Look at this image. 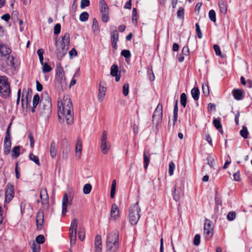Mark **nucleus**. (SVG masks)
Wrapping results in <instances>:
<instances>
[{
	"instance_id": "7",
	"label": "nucleus",
	"mask_w": 252,
	"mask_h": 252,
	"mask_svg": "<svg viewBox=\"0 0 252 252\" xmlns=\"http://www.w3.org/2000/svg\"><path fill=\"white\" fill-rule=\"evenodd\" d=\"M10 93V85L7 77L5 76H0V94L4 97L9 96Z\"/></svg>"
},
{
	"instance_id": "44",
	"label": "nucleus",
	"mask_w": 252,
	"mask_h": 252,
	"mask_svg": "<svg viewBox=\"0 0 252 252\" xmlns=\"http://www.w3.org/2000/svg\"><path fill=\"white\" fill-rule=\"evenodd\" d=\"M177 15L178 18L183 19L184 18V8L180 7L177 11Z\"/></svg>"
},
{
	"instance_id": "16",
	"label": "nucleus",
	"mask_w": 252,
	"mask_h": 252,
	"mask_svg": "<svg viewBox=\"0 0 252 252\" xmlns=\"http://www.w3.org/2000/svg\"><path fill=\"white\" fill-rule=\"evenodd\" d=\"M44 222V212L42 210H40L37 215L36 219V226L38 229L42 228Z\"/></svg>"
},
{
	"instance_id": "61",
	"label": "nucleus",
	"mask_w": 252,
	"mask_h": 252,
	"mask_svg": "<svg viewBox=\"0 0 252 252\" xmlns=\"http://www.w3.org/2000/svg\"><path fill=\"white\" fill-rule=\"evenodd\" d=\"M29 138L30 141V146L32 148H33L34 146V140L32 133H30L29 134Z\"/></svg>"
},
{
	"instance_id": "5",
	"label": "nucleus",
	"mask_w": 252,
	"mask_h": 252,
	"mask_svg": "<svg viewBox=\"0 0 252 252\" xmlns=\"http://www.w3.org/2000/svg\"><path fill=\"white\" fill-rule=\"evenodd\" d=\"M14 57L0 59V69L6 74H9L14 66Z\"/></svg>"
},
{
	"instance_id": "19",
	"label": "nucleus",
	"mask_w": 252,
	"mask_h": 252,
	"mask_svg": "<svg viewBox=\"0 0 252 252\" xmlns=\"http://www.w3.org/2000/svg\"><path fill=\"white\" fill-rule=\"evenodd\" d=\"M111 217L116 220L119 216V210L118 206L116 204H112L110 212Z\"/></svg>"
},
{
	"instance_id": "35",
	"label": "nucleus",
	"mask_w": 252,
	"mask_h": 252,
	"mask_svg": "<svg viewBox=\"0 0 252 252\" xmlns=\"http://www.w3.org/2000/svg\"><path fill=\"white\" fill-rule=\"evenodd\" d=\"M20 147L19 146H15L14 147L12 150V156L15 158H18L20 155Z\"/></svg>"
},
{
	"instance_id": "6",
	"label": "nucleus",
	"mask_w": 252,
	"mask_h": 252,
	"mask_svg": "<svg viewBox=\"0 0 252 252\" xmlns=\"http://www.w3.org/2000/svg\"><path fill=\"white\" fill-rule=\"evenodd\" d=\"M137 201L135 204L132 205L129 211V221L131 224L135 225L138 222L140 215V208Z\"/></svg>"
},
{
	"instance_id": "63",
	"label": "nucleus",
	"mask_w": 252,
	"mask_h": 252,
	"mask_svg": "<svg viewBox=\"0 0 252 252\" xmlns=\"http://www.w3.org/2000/svg\"><path fill=\"white\" fill-rule=\"evenodd\" d=\"M11 126V123H10L6 130V135L4 138H11V134H10V127Z\"/></svg>"
},
{
	"instance_id": "34",
	"label": "nucleus",
	"mask_w": 252,
	"mask_h": 252,
	"mask_svg": "<svg viewBox=\"0 0 252 252\" xmlns=\"http://www.w3.org/2000/svg\"><path fill=\"white\" fill-rule=\"evenodd\" d=\"M92 190V186L90 184H86L83 187V192L84 194H88L90 193Z\"/></svg>"
},
{
	"instance_id": "37",
	"label": "nucleus",
	"mask_w": 252,
	"mask_h": 252,
	"mask_svg": "<svg viewBox=\"0 0 252 252\" xmlns=\"http://www.w3.org/2000/svg\"><path fill=\"white\" fill-rule=\"evenodd\" d=\"M89 18V14L87 12H82L79 16V20L82 22L86 21Z\"/></svg>"
},
{
	"instance_id": "20",
	"label": "nucleus",
	"mask_w": 252,
	"mask_h": 252,
	"mask_svg": "<svg viewBox=\"0 0 252 252\" xmlns=\"http://www.w3.org/2000/svg\"><path fill=\"white\" fill-rule=\"evenodd\" d=\"M11 147V138H4V145L3 150L4 153L5 155H7L9 153Z\"/></svg>"
},
{
	"instance_id": "62",
	"label": "nucleus",
	"mask_w": 252,
	"mask_h": 252,
	"mask_svg": "<svg viewBox=\"0 0 252 252\" xmlns=\"http://www.w3.org/2000/svg\"><path fill=\"white\" fill-rule=\"evenodd\" d=\"M181 54L184 56H188L189 54V49L188 46H185L183 48Z\"/></svg>"
},
{
	"instance_id": "26",
	"label": "nucleus",
	"mask_w": 252,
	"mask_h": 252,
	"mask_svg": "<svg viewBox=\"0 0 252 252\" xmlns=\"http://www.w3.org/2000/svg\"><path fill=\"white\" fill-rule=\"evenodd\" d=\"M219 5L220 12L223 14H225L227 12V4L223 1L219 2Z\"/></svg>"
},
{
	"instance_id": "51",
	"label": "nucleus",
	"mask_w": 252,
	"mask_h": 252,
	"mask_svg": "<svg viewBox=\"0 0 252 252\" xmlns=\"http://www.w3.org/2000/svg\"><path fill=\"white\" fill-rule=\"evenodd\" d=\"M121 55L126 58H130L131 56V53L129 50H123L121 53Z\"/></svg>"
},
{
	"instance_id": "24",
	"label": "nucleus",
	"mask_w": 252,
	"mask_h": 252,
	"mask_svg": "<svg viewBox=\"0 0 252 252\" xmlns=\"http://www.w3.org/2000/svg\"><path fill=\"white\" fill-rule=\"evenodd\" d=\"M99 7L101 13L108 12L109 8L105 0H99Z\"/></svg>"
},
{
	"instance_id": "47",
	"label": "nucleus",
	"mask_w": 252,
	"mask_h": 252,
	"mask_svg": "<svg viewBox=\"0 0 252 252\" xmlns=\"http://www.w3.org/2000/svg\"><path fill=\"white\" fill-rule=\"evenodd\" d=\"M214 49L215 50V52L216 53V54L217 56H219L221 58H223V56L222 55L221 51L220 49V47L218 45H215L214 46Z\"/></svg>"
},
{
	"instance_id": "22",
	"label": "nucleus",
	"mask_w": 252,
	"mask_h": 252,
	"mask_svg": "<svg viewBox=\"0 0 252 252\" xmlns=\"http://www.w3.org/2000/svg\"><path fill=\"white\" fill-rule=\"evenodd\" d=\"M234 98L237 100H242L243 98V92L240 89H234L232 91Z\"/></svg>"
},
{
	"instance_id": "57",
	"label": "nucleus",
	"mask_w": 252,
	"mask_h": 252,
	"mask_svg": "<svg viewBox=\"0 0 252 252\" xmlns=\"http://www.w3.org/2000/svg\"><path fill=\"white\" fill-rule=\"evenodd\" d=\"M61 32V25L57 24L54 27V33L55 34H59Z\"/></svg>"
},
{
	"instance_id": "27",
	"label": "nucleus",
	"mask_w": 252,
	"mask_h": 252,
	"mask_svg": "<svg viewBox=\"0 0 252 252\" xmlns=\"http://www.w3.org/2000/svg\"><path fill=\"white\" fill-rule=\"evenodd\" d=\"M191 95L194 100H197L199 98L200 92L197 88H193L191 91Z\"/></svg>"
},
{
	"instance_id": "29",
	"label": "nucleus",
	"mask_w": 252,
	"mask_h": 252,
	"mask_svg": "<svg viewBox=\"0 0 252 252\" xmlns=\"http://www.w3.org/2000/svg\"><path fill=\"white\" fill-rule=\"evenodd\" d=\"M213 124L215 127L221 133H222V126L220 120L218 119H215L213 120Z\"/></svg>"
},
{
	"instance_id": "54",
	"label": "nucleus",
	"mask_w": 252,
	"mask_h": 252,
	"mask_svg": "<svg viewBox=\"0 0 252 252\" xmlns=\"http://www.w3.org/2000/svg\"><path fill=\"white\" fill-rule=\"evenodd\" d=\"M90 4V0H81L80 7L82 9L89 6Z\"/></svg>"
},
{
	"instance_id": "31",
	"label": "nucleus",
	"mask_w": 252,
	"mask_h": 252,
	"mask_svg": "<svg viewBox=\"0 0 252 252\" xmlns=\"http://www.w3.org/2000/svg\"><path fill=\"white\" fill-rule=\"evenodd\" d=\"M187 100V98L186 94L184 93L181 94L180 96V103L181 105L184 107H185L186 106Z\"/></svg>"
},
{
	"instance_id": "21",
	"label": "nucleus",
	"mask_w": 252,
	"mask_h": 252,
	"mask_svg": "<svg viewBox=\"0 0 252 252\" xmlns=\"http://www.w3.org/2000/svg\"><path fill=\"white\" fill-rule=\"evenodd\" d=\"M106 91V88L104 86H101V83L99 84V87L98 89V99L99 101H102L105 95Z\"/></svg>"
},
{
	"instance_id": "28",
	"label": "nucleus",
	"mask_w": 252,
	"mask_h": 252,
	"mask_svg": "<svg viewBox=\"0 0 252 252\" xmlns=\"http://www.w3.org/2000/svg\"><path fill=\"white\" fill-rule=\"evenodd\" d=\"M178 100H176L175 102V104L173 110V125H175V122L177 121L178 117Z\"/></svg>"
},
{
	"instance_id": "18",
	"label": "nucleus",
	"mask_w": 252,
	"mask_h": 252,
	"mask_svg": "<svg viewBox=\"0 0 252 252\" xmlns=\"http://www.w3.org/2000/svg\"><path fill=\"white\" fill-rule=\"evenodd\" d=\"M30 94H32V90L28 89V91L26 89L23 90V95L22 96L21 102L22 104L24 105L25 104H28L29 101V95Z\"/></svg>"
},
{
	"instance_id": "30",
	"label": "nucleus",
	"mask_w": 252,
	"mask_h": 252,
	"mask_svg": "<svg viewBox=\"0 0 252 252\" xmlns=\"http://www.w3.org/2000/svg\"><path fill=\"white\" fill-rule=\"evenodd\" d=\"M240 135L243 137L244 139H246L248 138V136L249 134V132L248 129L246 126H243L242 127V129L240 130Z\"/></svg>"
},
{
	"instance_id": "23",
	"label": "nucleus",
	"mask_w": 252,
	"mask_h": 252,
	"mask_svg": "<svg viewBox=\"0 0 252 252\" xmlns=\"http://www.w3.org/2000/svg\"><path fill=\"white\" fill-rule=\"evenodd\" d=\"M57 153V146L54 141H52L50 145V154L52 158H54Z\"/></svg>"
},
{
	"instance_id": "41",
	"label": "nucleus",
	"mask_w": 252,
	"mask_h": 252,
	"mask_svg": "<svg viewBox=\"0 0 252 252\" xmlns=\"http://www.w3.org/2000/svg\"><path fill=\"white\" fill-rule=\"evenodd\" d=\"M175 165L173 162H170L169 164L168 174L170 176L173 175Z\"/></svg>"
},
{
	"instance_id": "43",
	"label": "nucleus",
	"mask_w": 252,
	"mask_h": 252,
	"mask_svg": "<svg viewBox=\"0 0 252 252\" xmlns=\"http://www.w3.org/2000/svg\"><path fill=\"white\" fill-rule=\"evenodd\" d=\"M129 93V84L127 83H125L123 87V93L125 96H127Z\"/></svg>"
},
{
	"instance_id": "39",
	"label": "nucleus",
	"mask_w": 252,
	"mask_h": 252,
	"mask_svg": "<svg viewBox=\"0 0 252 252\" xmlns=\"http://www.w3.org/2000/svg\"><path fill=\"white\" fill-rule=\"evenodd\" d=\"M42 65V71L44 73L49 72L52 70L51 66L47 63L41 64Z\"/></svg>"
},
{
	"instance_id": "46",
	"label": "nucleus",
	"mask_w": 252,
	"mask_h": 252,
	"mask_svg": "<svg viewBox=\"0 0 252 252\" xmlns=\"http://www.w3.org/2000/svg\"><path fill=\"white\" fill-rule=\"evenodd\" d=\"M40 100V97L38 94H36L34 95L32 100V105L34 106H37Z\"/></svg>"
},
{
	"instance_id": "9",
	"label": "nucleus",
	"mask_w": 252,
	"mask_h": 252,
	"mask_svg": "<svg viewBox=\"0 0 252 252\" xmlns=\"http://www.w3.org/2000/svg\"><path fill=\"white\" fill-rule=\"evenodd\" d=\"M107 132L106 130H103L101 136V144L100 148L101 151L103 154H106L110 148V143L107 141Z\"/></svg>"
},
{
	"instance_id": "49",
	"label": "nucleus",
	"mask_w": 252,
	"mask_h": 252,
	"mask_svg": "<svg viewBox=\"0 0 252 252\" xmlns=\"http://www.w3.org/2000/svg\"><path fill=\"white\" fill-rule=\"evenodd\" d=\"M203 93L205 96H208L209 94V87L206 84H203L202 87Z\"/></svg>"
},
{
	"instance_id": "45",
	"label": "nucleus",
	"mask_w": 252,
	"mask_h": 252,
	"mask_svg": "<svg viewBox=\"0 0 252 252\" xmlns=\"http://www.w3.org/2000/svg\"><path fill=\"white\" fill-rule=\"evenodd\" d=\"M209 17L212 22H215L216 21V13L214 10H211L209 12Z\"/></svg>"
},
{
	"instance_id": "17",
	"label": "nucleus",
	"mask_w": 252,
	"mask_h": 252,
	"mask_svg": "<svg viewBox=\"0 0 252 252\" xmlns=\"http://www.w3.org/2000/svg\"><path fill=\"white\" fill-rule=\"evenodd\" d=\"M82 142L79 137L77 138L76 143L75 144V155L76 157L80 158L82 155Z\"/></svg>"
},
{
	"instance_id": "64",
	"label": "nucleus",
	"mask_w": 252,
	"mask_h": 252,
	"mask_svg": "<svg viewBox=\"0 0 252 252\" xmlns=\"http://www.w3.org/2000/svg\"><path fill=\"white\" fill-rule=\"evenodd\" d=\"M176 189L175 188L174 189V190L173 191V198L176 201H178L180 199V196L178 194H176Z\"/></svg>"
},
{
	"instance_id": "32",
	"label": "nucleus",
	"mask_w": 252,
	"mask_h": 252,
	"mask_svg": "<svg viewBox=\"0 0 252 252\" xmlns=\"http://www.w3.org/2000/svg\"><path fill=\"white\" fill-rule=\"evenodd\" d=\"M94 247H102L101 238L99 235H96L95 238Z\"/></svg>"
},
{
	"instance_id": "38",
	"label": "nucleus",
	"mask_w": 252,
	"mask_h": 252,
	"mask_svg": "<svg viewBox=\"0 0 252 252\" xmlns=\"http://www.w3.org/2000/svg\"><path fill=\"white\" fill-rule=\"evenodd\" d=\"M118 68L117 65L113 64L111 67L110 74L112 76H116L118 74Z\"/></svg>"
},
{
	"instance_id": "36",
	"label": "nucleus",
	"mask_w": 252,
	"mask_h": 252,
	"mask_svg": "<svg viewBox=\"0 0 252 252\" xmlns=\"http://www.w3.org/2000/svg\"><path fill=\"white\" fill-rule=\"evenodd\" d=\"M29 158L31 160L34 161L37 165H40L39 158L37 156L31 153L30 154Z\"/></svg>"
},
{
	"instance_id": "12",
	"label": "nucleus",
	"mask_w": 252,
	"mask_h": 252,
	"mask_svg": "<svg viewBox=\"0 0 252 252\" xmlns=\"http://www.w3.org/2000/svg\"><path fill=\"white\" fill-rule=\"evenodd\" d=\"M72 198H69L67 193H65L62 199V215H65L68 205L72 204Z\"/></svg>"
},
{
	"instance_id": "40",
	"label": "nucleus",
	"mask_w": 252,
	"mask_h": 252,
	"mask_svg": "<svg viewBox=\"0 0 252 252\" xmlns=\"http://www.w3.org/2000/svg\"><path fill=\"white\" fill-rule=\"evenodd\" d=\"M144 166L145 170L147 169L149 161H150V157H148L145 152L144 153Z\"/></svg>"
},
{
	"instance_id": "53",
	"label": "nucleus",
	"mask_w": 252,
	"mask_h": 252,
	"mask_svg": "<svg viewBox=\"0 0 252 252\" xmlns=\"http://www.w3.org/2000/svg\"><path fill=\"white\" fill-rule=\"evenodd\" d=\"M85 230L83 228H81L78 231V237L81 241H83L85 238Z\"/></svg>"
},
{
	"instance_id": "48",
	"label": "nucleus",
	"mask_w": 252,
	"mask_h": 252,
	"mask_svg": "<svg viewBox=\"0 0 252 252\" xmlns=\"http://www.w3.org/2000/svg\"><path fill=\"white\" fill-rule=\"evenodd\" d=\"M195 28H196V32L197 33L198 37L200 39L202 37L203 34L201 32L199 25L198 23L195 24Z\"/></svg>"
},
{
	"instance_id": "4",
	"label": "nucleus",
	"mask_w": 252,
	"mask_h": 252,
	"mask_svg": "<svg viewBox=\"0 0 252 252\" xmlns=\"http://www.w3.org/2000/svg\"><path fill=\"white\" fill-rule=\"evenodd\" d=\"M119 234L117 231L109 233L106 240V251L115 252L119 248Z\"/></svg>"
},
{
	"instance_id": "58",
	"label": "nucleus",
	"mask_w": 252,
	"mask_h": 252,
	"mask_svg": "<svg viewBox=\"0 0 252 252\" xmlns=\"http://www.w3.org/2000/svg\"><path fill=\"white\" fill-rule=\"evenodd\" d=\"M200 241V236L199 234H196L194 237L193 244L195 246H198Z\"/></svg>"
},
{
	"instance_id": "42",
	"label": "nucleus",
	"mask_w": 252,
	"mask_h": 252,
	"mask_svg": "<svg viewBox=\"0 0 252 252\" xmlns=\"http://www.w3.org/2000/svg\"><path fill=\"white\" fill-rule=\"evenodd\" d=\"M37 53L39 56L40 63L41 64H43V54L44 51L42 49H39L37 50Z\"/></svg>"
},
{
	"instance_id": "52",
	"label": "nucleus",
	"mask_w": 252,
	"mask_h": 252,
	"mask_svg": "<svg viewBox=\"0 0 252 252\" xmlns=\"http://www.w3.org/2000/svg\"><path fill=\"white\" fill-rule=\"evenodd\" d=\"M36 241L35 243H38L39 245L40 244H42L45 241V238L43 235H39L37 236L36 238Z\"/></svg>"
},
{
	"instance_id": "25",
	"label": "nucleus",
	"mask_w": 252,
	"mask_h": 252,
	"mask_svg": "<svg viewBox=\"0 0 252 252\" xmlns=\"http://www.w3.org/2000/svg\"><path fill=\"white\" fill-rule=\"evenodd\" d=\"M113 31L110 32L111 41H118L119 39V34L116 27H113Z\"/></svg>"
},
{
	"instance_id": "55",
	"label": "nucleus",
	"mask_w": 252,
	"mask_h": 252,
	"mask_svg": "<svg viewBox=\"0 0 252 252\" xmlns=\"http://www.w3.org/2000/svg\"><path fill=\"white\" fill-rule=\"evenodd\" d=\"M98 29L99 28L97 20L95 18H94L93 20L92 30L94 31H97Z\"/></svg>"
},
{
	"instance_id": "10",
	"label": "nucleus",
	"mask_w": 252,
	"mask_h": 252,
	"mask_svg": "<svg viewBox=\"0 0 252 252\" xmlns=\"http://www.w3.org/2000/svg\"><path fill=\"white\" fill-rule=\"evenodd\" d=\"M153 122L157 125L159 124L162 118V105L159 103L154 112L153 115Z\"/></svg>"
},
{
	"instance_id": "60",
	"label": "nucleus",
	"mask_w": 252,
	"mask_h": 252,
	"mask_svg": "<svg viewBox=\"0 0 252 252\" xmlns=\"http://www.w3.org/2000/svg\"><path fill=\"white\" fill-rule=\"evenodd\" d=\"M207 160H208V165L211 167H213L214 165V158L212 157H211L210 156H209L207 157Z\"/></svg>"
},
{
	"instance_id": "2",
	"label": "nucleus",
	"mask_w": 252,
	"mask_h": 252,
	"mask_svg": "<svg viewBox=\"0 0 252 252\" xmlns=\"http://www.w3.org/2000/svg\"><path fill=\"white\" fill-rule=\"evenodd\" d=\"M39 115L46 119L50 117L52 112V102L47 92H43L39 105Z\"/></svg>"
},
{
	"instance_id": "11",
	"label": "nucleus",
	"mask_w": 252,
	"mask_h": 252,
	"mask_svg": "<svg viewBox=\"0 0 252 252\" xmlns=\"http://www.w3.org/2000/svg\"><path fill=\"white\" fill-rule=\"evenodd\" d=\"M214 227L211 221L206 219L204 225V235L207 239L212 237L213 233Z\"/></svg>"
},
{
	"instance_id": "15",
	"label": "nucleus",
	"mask_w": 252,
	"mask_h": 252,
	"mask_svg": "<svg viewBox=\"0 0 252 252\" xmlns=\"http://www.w3.org/2000/svg\"><path fill=\"white\" fill-rule=\"evenodd\" d=\"M40 198L42 205L48 206L49 196L46 189H41L40 191Z\"/></svg>"
},
{
	"instance_id": "59",
	"label": "nucleus",
	"mask_w": 252,
	"mask_h": 252,
	"mask_svg": "<svg viewBox=\"0 0 252 252\" xmlns=\"http://www.w3.org/2000/svg\"><path fill=\"white\" fill-rule=\"evenodd\" d=\"M101 13V20L103 22H107L109 20L108 12Z\"/></svg>"
},
{
	"instance_id": "1",
	"label": "nucleus",
	"mask_w": 252,
	"mask_h": 252,
	"mask_svg": "<svg viewBox=\"0 0 252 252\" xmlns=\"http://www.w3.org/2000/svg\"><path fill=\"white\" fill-rule=\"evenodd\" d=\"M58 111L59 121L65 117L68 125H71L73 123V105L71 99L68 95H64L61 101H58Z\"/></svg>"
},
{
	"instance_id": "33",
	"label": "nucleus",
	"mask_w": 252,
	"mask_h": 252,
	"mask_svg": "<svg viewBox=\"0 0 252 252\" xmlns=\"http://www.w3.org/2000/svg\"><path fill=\"white\" fill-rule=\"evenodd\" d=\"M32 252H39L40 250V246L38 243L33 242L32 245Z\"/></svg>"
},
{
	"instance_id": "56",
	"label": "nucleus",
	"mask_w": 252,
	"mask_h": 252,
	"mask_svg": "<svg viewBox=\"0 0 252 252\" xmlns=\"http://www.w3.org/2000/svg\"><path fill=\"white\" fill-rule=\"evenodd\" d=\"M236 218V213L234 212H230L227 215V219L229 220H233Z\"/></svg>"
},
{
	"instance_id": "3",
	"label": "nucleus",
	"mask_w": 252,
	"mask_h": 252,
	"mask_svg": "<svg viewBox=\"0 0 252 252\" xmlns=\"http://www.w3.org/2000/svg\"><path fill=\"white\" fill-rule=\"evenodd\" d=\"M70 44V35L68 32L64 33L62 37V44L61 46L56 41L57 48V57L58 60H62L63 57L66 54Z\"/></svg>"
},
{
	"instance_id": "50",
	"label": "nucleus",
	"mask_w": 252,
	"mask_h": 252,
	"mask_svg": "<svg viewBox=\"0 0 252 252\" xmlns=\"http://www.w3.org/2000/svg\"><path fill=\"white\" fill-rule=\"evenodd\" d=\"M63 78V69H60L57 72L56 79L62 81Z\"/></svg>"
},
{
	"instance_id": "8",
	"label": "nucleus",
	"mask_w": 252,
	"mask_h": 252,
	"mask_svg": "<svg viewBox=\"0 0 252 252\" xmlns=\"http://www.w3.org/2000/svg\"><path fill=\"white\" fill-rule=\"evenodd\" d=\"M77 225V220L75 218L73 219L71 221L69 229V237L71 245L75 244L76 242Z\"/></svg>"
},
{
	"instance_id": "13",
	"label": "nucleus",
	"mask_w": 252,
	"mask_h": 252,
	"mask_svg": "<svg viewBox=\"0 0 252 252\" xmlns=\"http://www.w3.org/2000/svg\"><path fill=\"white\" fill-rule=\"evenodd\" d=\"M11 52V50L8 45L0 42V54L1 58L13 57L10 55Z\"/></svg>"
},
{
	"instance_id": "14",
	"label": "nucleus",
	"mask_w": 252,
	"mask_h": 252,
	"mask_svg": "<svg viewBox=\"0 0 252 252\" xmlns=\"http://www.w3.org/2000/svg\"><path fill=\"white\" fill-rule=\"evenodd\" d=\"M14 195L13 186L8 185L5 192V202L8 203L11 201Z\"/></svg>"
}]
</instances>
